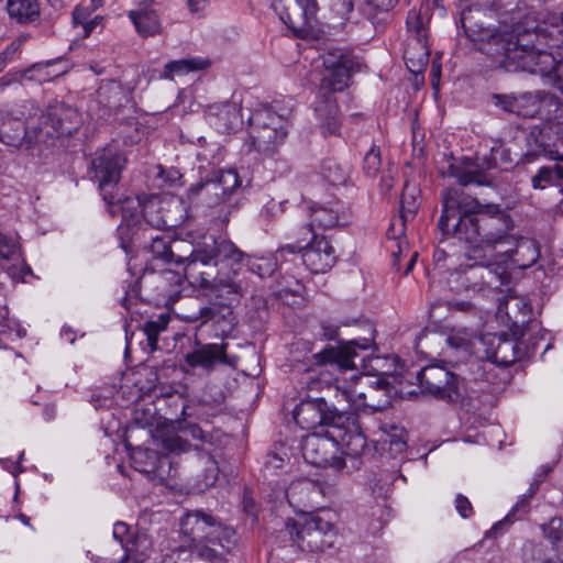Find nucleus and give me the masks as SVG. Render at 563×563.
Wrapping results in <instances>:
<instances>
[{"label":"nucleus","instance_id":"obj_1","mask_svg":"<svg viewBox=\"0 0 563 563\" xmlns=\"http://www.w3.org/2000/svg\"><path fill=\"white\" fill-rule=\"evenodd\" d=\"M471 8L461 13L466 36L476 48L490 56L508 73L525 71L538 75L549 84L563 80V60L554 57L551 49L559 46V37L544 25L528 26L517 23L511 27L489 29L475 19Z\"/></svg>","mask_w":563,"mask_h":563},{"label":"nucleus","instance_id":"obj_2","mask_svg":"<svg viewBox=\"0 0 563 563\" xmlns=\"http://www.w3.org/2000/svg\"><path fill=\"white\" fill-rule=\"evenodd\" d=\"M441 201L438 229L445 238L474 247H493L505 242L514 229L510 214L498 205L482 203L461 188L444 189Z\"/></svg>","mask_w":563,"mask_h":563},{"label":"nucleus","instance_id":"obj_3","mask_svg":"<svg viewBox=\"0 0 563 563\" xmlns=\"http://www.w3.org/2000/svg\"><path fill=\"white\" fill-rule=\"evenodd\" d=\"M373 339L362 338L341 342L338 346H325L312 357L318 365H331L340 369L360 368L361 376H353V383L344 382L335 386L344 399L355 410L369 408L379 411L389 406V383L380 376L379 356L367 353L373 347Z\"/></svg>","mask_w":563,"mask_h":563},{"label":"nucleus","instance_id":"obj_4","mask_svg":"<svg viewBox=\"0 0 563 563\" xmlns=\"http://www.w3.org/2000/svg\"><path fill=\"white\" fill-rule=\"evenodd\" d=\"M243 258V251L232 241L203 234L189 253L177 255V265H183L184 278L192 286L210 290L214 296L228 295L229 300L239 301L243 286L230 273H222L220 264H234Z\"/></svg>","mask_w":563,"mask_h":563},{"label":"nucleus","instance_id":"obj_5","mask_svg":"<svg viewBox=\"0 0 563 563\" xmlns=\"http://www.w3.org/2000/svg\"><path fill=\"white\" fill-rule=\"evenodd\" d=\"M325 74L320 88L328 93L314 108L320 128L324 135H338L340 131L339 107L331 93L343 91L349 87L352 75L360 70V63L341 49L329 51L322 57Z\"/></svg>","mask_w":563,"mask_h":563},{"label":"nucleus","instance_id":"obj_6","mask_svg":"<svg viewBox=\"0 0 563 563\" xmlns=\"http://www.w3.org/2000/svg\"><path fill=\"white\" fill-rule=\"evenodd\" d=\"M178 548L234 549L236 533L218 518L203 510L187 511L179 519Z\"/></svg>","mask_w":563,"mask_h":563},{"label":"nucleus","instance_id":"obj_7","mask_svg":"<svg viewBox=\"0 0 563 563\" xmlns=\"http://www.w3.org/2000/svg\"><path fill=\"white\" fill-rule=\"evenodd\" d=\"M301 551L322 552L333 547L338 532L332 522L318 514L289 519L280 531Z\"/></svg>","mask_w":563,"mask_h":563},{"label":"nucleus","instance_id":"obj_8","mask_svg":"<svg viewBox=\"0 0 563 563\" xmlns=\"http://www.w3.org/2000/svg\"><path fill=\"white\" fill-rule=\"evenodd\" d=\"M247 152L255 151L271 155L282 144L288 133V119L279 114L273 106L256 109L250 117Z\"/></svg>","mask_w":563,"mask_h":563},{"label":"nucleus","instance_id":"obj_9","mask_svg":"<svg viewBox=\"0 0 563 563\" xmlns=\"http://www.w3.org/2000/svg\"><path fill=\"white\" fill-rule=\"evenodd\" d=\"M126 158L113 146L104 147L91 162L92 178L98 183L102 199L108 205L120 201L118 184Z\"/></svg>","mask_w":563,"mask_h":563},{"label":"nucleus","instance_id":"obj_10","mask_svg":"<svg viewBox=\"0 0 563 563\" xmlns=\"http://www.w3.org/2000/svg\"><path fill=\"white\" fill-rule=\"evenodd\" d=\"M190 449L191 444L187 440L177 434H172L162 439L161 455L152 450H139L134 453L133 461L137 463V460L143 457L150 460V462H146L144 466L137 467V470L165 481L176 475V470L173 467V461L169 455L185 453Z\"/></svg>","mask_w":563,"mask_h":563},{"label":"nucleus","instance_id":"obj_11","mask_svg":"<svg viewBox=\"0 0 563 563\" xmlns=\"http://www.w3.org/2000/svg\"><path fill=\"white\" fill-rule=\"evenodd\" d=\"M241 186V179L235 169H218L192 186L187 191L188 202L194 203L200 196L206 198L209 207L225 201L236 188Z\"/></svg>","mask_w":563,"mask_h":563},{"label":"nucleus","instance_id":"obj_12","mask_svg":"<svg viewBox=\"0 0 563 563\" xmlns=\"http://www.w3.org/2000/svg\"><path fill=\"white\" fill-rule=\"evenodd\" d=\"M479 343L487 361L505 367L529 356L537 346L533 342L522 347L523 341L515 340L506 333H486L481 336Z\"/></svg>","mask_w":563,"mask_h":563},{"label":"nucleus","instance_id":"obj_13","mask_svg":"<svg viewBox=\"0 0 563 563\" xmlns=\"http://www.w3.org/2000/svg\"><path fill=\"white\" fill-rule=\"evenodd\" d=\"M78 111L65 103L51 104L35 123L42 144L60 136H69L78 130Z\"/></svg>","mask_w":563,"mask_h":563},{"label":"nucleus","instance_id":"obj_14","mask_svg":"<svg viewBox=\"0 0 563 563\" xmlns=\"http://www.w3.org/2000/svg\"><path fill=\"white\" fill-rule=\"evenodd\" d=\"M294 419L302 429H314L325 426H343L347 421V413L330 406L324 397L308 396L302 399L294 410Z\"/></svg>","mask_w":563,"mask_h":563},{"label":"nucleus","instance_id":"obj_15","mask_svg":"<svg viewBox=\"0 0 563 563\" xmlns=\"http://www.w3.org/2000/svg\"><path fill=\"white\" fill-rule=\"evenodd\" d=\"M280 253L301 252L303 265L313 274H323L331 269L336 262V253L333 245L324 235L311 234L310 241L301 246L288 244L279 250Z\"/></svg>","mask_w":563,"mask_h":563},{"label":"nucleus","instance_id":"obj_16","mask_svg":"<svg viewBox=\"0 0 563 563\" xmlns=\"http://www.w3.org/2000/svg\"><path fill=\"white\" fill-rule=\"evenodd\" d=\"M303 459L311 465L331 466L338 471L345 467V461L338 456V443L333 437V429L325 434L313 432L307 434L301 441Z\"/></svg>","mask_w":563,"mask_h":563},{"label":"nucleus","instance_id":"obj_17","mask_svg":"<svg viewBox=\"0 0 563 563\" xmlns=\"http://www.w3.org/2000/svg\"><path fill=\"white\" fill-rule=\"evenodd\" d=\"M416 379L423 394L452 402L461 397L459 377L443 366H426L417 373Z\"/></svg>","mask_w":563,"mask_h":563},{"label":"nucleus","instance_id":"obj_18","mask_svg":"<svg viewBox=\"0 0 563 563\" xmlns=\"http://www.w3.org/2000/svg\"><path fill=\"white\" fill-rule=\"evenodd\" d=\"M273 9L288 29L299 33L311 26L318 3L317 0H273Z\"/></svg>","mask_w":563,"mask_h":563},{"label":"nucleus","instance_id":"obj_19","mask_svg":"<svg viewBox=\"0 0 563 563\" xmlns=\"http://www.w3.org/2000/svg\"><path fill=\"white\" fill-rule=\"evenodd\" d=\"M34 122L9 119L0 125V142L18 151L32 152L42 144Z\"/></svg>","mask_w":563,"mask_h":563},{"label":"nucleus","instance_id":"obj_20","mask_svg":"<svg viewBox=\"0 0 563 563\" xmlns=\"http://www.w3.org/2000/svg\"><path fill=\"white\" fill-rule=\"evenodd\" d=\"M497 167L496 158L493 152L489 156H484L482 163H475L471 158H464L460 164L450 163L445 175L453 177L461 186L476 184L487 186L490 184L488 175L485 170Z\"/></svg>","mask_w":563,"mask_h":563},{"label":"nucleus","instance_id":"obj_21","mask_svg":"<svg viewBox=\"0 0 563 563\" xmlns=\"http://www.w3.org/2000/svg\"><path fill=\"white\" fill-rule=\"evenodd\" d=\"M233 549L176 548L166 553L161 563H225V556Z\"/></svg>","mask_w":563,"mask_h":563},{"label":"nucleus","instance_id":"obj_22","mask_svg":"<svg viewBox=\"0 0 563 563\" xmlns=\"http://www.w3.org/2000/svg\"><path fill=\"white\" fill-rule=\"evenodd\" d=\"M208 123L221 133L238 131L243 125L241 108L235 102H220L208 107Z\"/></svg>","mask_w":563,"mask_h":563},{"label":"nucleus","instance_id":"obj_23","mask_svg":"<svg viewBox=\"0 0 563 563\" xmlns=\"http://www.w3.org/2000/svg\"><path fill=\"white\" fill-rule=\"evenodd\" d=\"M333 437L343 453L351 457H358L366 449V438L356 419L347 413V421L343 426H333Z\"/></svg>","mask_w":563,"mask_h":563},{"label":"nucleus","instance_id":"obj_24","mask_svg":"<svg viewBox=\"0 0 563 563\" xmlns=\"http://www.w3.org/2000/svg\"><path fill=\"white\" fill-rule=\"evenodd\" d=\"M310 210V232H314V227L321 229H331L339 225H345L350 221V216L345 211L343 203L331 202L328 205H313Z\"/></svg>","mask_w":563,"mask_h":563},{"label":"nucleus","instance_id":"obj_25","mask_svg":"<svg viewBox=\"0 0 563 563\" xmlns=\"http://www.w3.org/2000/svg\"><path fill=\"white\" fill-rule=\"evenodd\" d=\"M217 297L224 299L227 302L212 303L211 306L200 308L197 319H200L202 323L212 321L218 325V331L221 335H228L233 331L236 323L231 308L234 301L229 300L225 292L223 296Z\"/></svg>","mask_w":563,"mask_h":563},{"label":"nucleus","instance_id":"obj_26","mask_svg":"<svg viewBox=\"0 0 563 563\" xmlns=\"http://www.w3.org/2000/svg\"><path fill=\"white\" fill-rule=\"evenodd\" d=\"M461 279L467 288L473 290H481L483 287L497 288L504 285V275L498 273L497 266H485L478 263L468 265L461 275Z\"/></svg>","mask_w":563,"mask_h":563},{"label":"nucleus","instance_id":"obj_27","mask_svg":"<svg viewBox=\"0 0 563 563\" xmlns=\"http://www.w3.org/2000/svg\"><path fill=\"white\" fill-rule=\"evenodd\" d=\"M164 206L162 230L180 227L191 217L188 202L178 196L164 197Z\"/></svg>","mask_w":563,"mask_h":563},{"label":"nucleus","instance_id":"obj_28","mask_svg":"<svg viewBox=\"0 0 563 563\" xmlns=\"http://www.w3.org/2000/svg\"><path fill=\"white\" fill-rule=\"evenodd\" d=\"M227 344H206L186 355V362L191 367L213 368L216 362L225 363Z\"/></svg>","mask_w":563,"mask_h":563},{"label":"nucleus","instance_id":"obj_29","mask_svg":"<svg viewBox=\"0 0 563 563\" xmlns=\"http://www.w3.org/2000/svg\"><path fill=\"white\" fill-rule=\"evenodd\" d=\"M151 245L150 251L153 255V261H161L164 264L170 265L176 264L177 255L183 254L181 246L184 243L181 241H170L167 235H156L150 236Z\"/></svg>","mask_w":563,"mask_h":563},{"label":"nucleus","instance_id":"obj_30","mask_svg":"<svg viewBox=\"0 0 563 563\" xmlns=\"http://www.w3.org/2000/svg\"><path fill=\"white\" fill-rule=\"evenodd\" d=\"M540 481H534L526 494L516 503L508 515L500 521L496 522L489 533L496 537L504 527H508L516 520H521L530 511V500L536 495Z\"/></svg>","mask_w":563,"mask_h":563},{"label":"nucleus","instance_id":"obj_31","mask_svg":"<svg viewBox=\"0 0 563 563\" xmlns=\"http://www.w3.org/2000/svg\"><path fill=\"white\" fill-rule=\"evenodd\" d=\"M151 2L140 5L139 10L129 12V18L133 22L137 33L143 37L154 36L161 32V22L157 14L147 7Z\"/></svg>","mask_w":563,"mask_h":563},{"label":"nucleus","instance_id":"obj_32","mask_svg":"<svg viewBox=\"0 0 563 563\" xmlns=\"http://www.w3.org/2000/svg\"><path fill=\"white\" fill-rule=\"evenodd\" d=\"M5 9L10 19L21 24L33 23L41 14L37 0H8Z\"/></svg>","mask_w":563,"mask_h":563},{"label":"nucleus","instance_id":"obj_33","mask_svg":"<svg viewBox=\"0 0 563 563\" xmlns=\"http://www.w3.org/2000/svg\"><path fill=\"white\" fill-rule=\"evenodd\" d=\"M245 265L247 271L261 278L269 277L277 268V261L272 256H252L243 252V258L239 263L230 264L233 275Z\"/></svg>","mask_w":563,"mask_h":563},{"label":"nucleus","instance_id":"obj_34","mask_svg":"<svg viewBox=\"0 0 563 563\" xmlns=\"http://www.w3.org/2000/svg\"><path fill=\"white\" fill-rule=\"evenodd\" d=\"M210 62L201 57L172 60L164 66V70L161 77L164 79L173 80L176 76L180 77L192 71L203 70L208 68Z\"/></svg>","mask_w":563,"mask_h":563},{"label":"nucleus","instance_id":"obj_35","mask_svg":"<svg viewBox=\"0 0 563 563\" xmlns=\"http://www.w3.org/2000/svg\"><path fill=\"white\" fill-rule=\"evenodd\" d=\"M142 217L146 224L154 229L162 230L161 222L164 219V197L144 196L137 198Z\"/></svg>","mask_w":563,"mask_h":563},{"label":"nucleus","instance_id":"obj_36","mask_svg":"<svg viewBox=\"0 0 563 563\" xmlns=\"http://www.w3.org/2000/svg\"><path fill=\"white\" fill-rule=\"evenodd\" d=\"M540 256V249L538 243L531 239H520L516 249L511 253V263L520 268L526 269L531 267Z\"/></svg>","mask_w":563,"mask_h":563},{"label":"nucleus","instance_id":"obj_37","mask_svg":"<svg viewBox=\"0 0 563 563\" xmlns=\"http://www.w3.org/2000/svg\"><path fill=\"white\" fill-rule=\"evenodd\" d=\"M156 288L158 290V300L170 301L176 300L180 292V285L183 277L178 272L172 269H164L155 277Z\"/></svg>","mask_w":563,"mask_h":563},{"label":"nucleus","instance_id":"obj_38","mask_svg":"<svg viewBox=\"0 0 563 563\" xmlns=\"http://www.w3.org/2000/svg\"><path fill=\"white\" fill-rule=\"evenodd\" d=\"M151 548V540L146 532L136 531L124 545V558L118 563H140L146 556L147 550Z\"/></svg>","mask_w":563,"mask_h":563},{"label":"nucleus","instance_id":"obj_39","mask_svg":"<svg viewBox=\"0 0 563 563\" xmlns=\"http://www.w3.org/2000/svg\"><path fill=\"white\" fill-rule=\"evenodd\" d=\"M418 210V203L416 201V198L413 196L410 197V200H408V196L406 192L401 196V203H400V213L399 217L389 225V229L387 231V235L390 239H397L398 235L404 234L405 232V223L416 216V212Z\"/></svg>","mask_w":563,"mask_h":563},{"label":"nucleus","instance_id":"obj_40","mask_svg":"<svg viewBox=\"0 0 563 563\" xmlns=\"http://www.w3.org/2000/svg\"><path fill=\"white\" fill-rule=\"evenodd\" d=\"M545 97L542 90L517 93L516 114L523 118H533L539 113L540 103Z\"/></svg>","mask_w":563,"mask_h":563},{"label":"nucleus","instance_id":"obj_41","mask_svg":"<svg viewBox=\"0 0 563 563\" xmlns=\"http://www.w3.org/2000/svg\"><path fill=\"white\" fill-rule=\"evenodd\" d=\"M170 318L168 314H161L155 320H148L143 324V332L146 336L150 352L158 350V336L167 329Z\"/></svg>","mask_w":563,"mask_h":563},{"label":"nucleus","instance_id":"obj_42","mask_svg":"<svg viewBox=\"0 0 563 563\" xmlns=\"http://www.w3.org/2000/svg\"><path fill=\"white\" fill-rule=\"evenodd\" d=\"M320 174L333 186L344 185L347 179V169L334 158H325L320 166Z\"/></svg>","mask_w":563,"mask_h":563},{"label":"nucleus","instance_id":"obj_43","mask_svg":"<svg viewBox=\"0 0 563 563\" xmlns=\"http://www.w3.org/2000/svg\"><path fill=\"white\" fill-rule=\"evenodd\" d=\"M380 429L386 434V438L383 441L385 443H389L390 449L394 452L400 453L406 450L407 442L405 440V429L389 423L383 424Z\"/></svg>","mask_w":563,"mask_h":563},{"label":"nucleus","instance_id":"obj_44","mask_svg":"<svg viewBox=\"0 0 563 563\" xmlns=\"http://www.w3.org/2000/svg\"><path fill=\"white\" fill-rule=\"evenodd\" d=\"M205 463L203 474L200 475V479L197 484V489L205 490L216 484L219 476V467L216 460L210 454H203L201 456Z\"/></svg>","mask_w":563,"mask_h":563},{"label":"nucleus","instance_id":"obj_45","mask_svg":"<svg viewBox=\"0 0 563 563\" xmlns=\"http://www.w3.org/2000/svg\"><path fill=\"white\" fill-rule=\"evenodd\" d=\"M545 551L542 543L527 542L522 549L525 563H556Z\"/></svg>","mask_w":563,"mask_h":563},{"label":"nucleus","instance_id":"obj_46","mask_svg":"<svg viewBox=\"0 0 563 563\" xmlns=\"http://www.w3.org/2000/svg\"><path fill=\"white\" fill-rule=\"evenodd\" d=\"M380 169V152L376 145L366 152L363 158V170L369 177L375 176Z\"/></svg>","mask_w":563,"mask_h":563},{"label":"nucleus","instance_id":"obj_47","mask_svg":"<svg viewBox=\"0 0 563 563\" xmlns=\"http://www.w3.org/2000/svg\"><path fill=\"white\" fill-rule=\"evenodd\" d=\"M541 529L544 538L550 541L552 547L561 541V537H563L562 519L559 517L551 518L548 522L541 526Z\"/></svg>","mask_w":563,"mask_h":563},{"label":"nucleus","instance_id":"obj_48","mask_svg":"<svg viewBox=\"0 0 563 563\" xmlns=\"http://www.w3.org/2000/svg\"><path fill=\"white\" fill-rule=\"evenodd\" d=\"M310 488H316L314 484L310 481H297L290 484L288 489L285 492V497L288 503L292 506L295 503L299 504L301 501L300 498H296L298 493L309 492Z\"/></svg>","mask_w":563,"mask_h":563},{"label":"nucleus","instance_id":"obj_49","mask_svg":"<svg viewBox=\"0 0 563 563\" xmlns=\"http://www.w3.org/2000/svg\"><path fill=\"white\" fill-rule=\"evenodd\" d=\"M26 41V36H20L13 40L1 53H0V67L3 69L9 62L20 52L23 43Z\"/></svg>","mask_w":563,"mask_h":563},{"label":"nucleus","instance_id":"obj_50","mask_svg":"<svg viewBox=\"0 0 563 563\" xmlns=\"http://www.w3.org/2000/svg\"><path fill=\"white\" fill-rule=\"evenodd\" d=\"M286 200L276 201L275 199H269L262 208L261 216L267 220H273L277 218L285 211Z\"/></svg>","mask_w":563,"mask_h":563},{"label":"nucleus","instance_id":"obj_51","mask_svg":"<svg viewBox=\"0 0 563 563\" xmlns=\"http://www.w3.org/2000/svg\"><path fill=\"white\" fill-rule=\"evenodd\" d=\"M157 177L169 187H177L181 185L183 175L177 168L174 167L163 168L159 166Z\"/></svg>","mask_w":563,"mask_h":563},{"label":"nucleus","instance_id":"obj_52","mask_svg":"<svg viewBox=\"0 0 563 563\" xmlns=\"http://www.w3.org/2000/svg\"><path fill=\"white\" fill-rule=\"evenodd\" d=\"M493 100L496 107H499L507 112L516 113L517 93H496L493 96Z\"/></svg>","mask_w":563,"mask_h":563},{"label":"nucleus","instance_id":"obj_53","mask_svg":"<svg viewBox=\"0 0 563 563\" xmlns=\"http://www.w3.org/2000/svg\"><path fill=\"white\" fill-rule=\"evenodd\" d=\"M134 532L131 531L130 526L123 521H118L113 526V538L119 541L122 549L126 545V541L131 539Z\"/></svg>","mask_w":563,"mask_h":563},{"label":"nucleus","instance_id":"obj_54","mask_svg":"<svg viewBox=\"0 0 563 563\" xmlns=\"http://www.w3.org/2000/svg\"><path fill=\"white\" fill-rule=\"evenodd\" d=\"M505 307L507 314H510V310H517L518 312L522 313L523 317L531 312L530 305L523 299L517 297H510L507 299Z\"/></svg>","mask_w":563,"mask_h":563},{"label":"nucleus","instance_id":"obj_55","mask_svg":"<svg viewBox=\"0 0 563 563\" xmlns=\"http://www.w3.org/2000/svg\"><path fill=\"white\" fill-rule=\"evenodd\" d=\"M455 509L464 519L470 518L473 515V506L471 501L462 494H457L455 497Z\"/></svg>","mask_w":563,"mask_h":563},{"label":"nucleus","instance_id":"obj_56","mask_svg":"<svg viewBox=\"0 0 563 563\" xmlns=\"http://www.w3.org/2000/svg\"><path fill=\"white\" fill-rule=\"evenodd\" d=\"M16 252V243L13 239L0 233V257L10 258Z\"/></svg>","mask_w":563,"mask_h":563},{"label":"nucleus","instance_id":"obj_57","mask_svg":"<svg viewBox=\"0 0 563 563\" xmlns=\"http://www.w3.org/2000/svg\"><path fill=\"white\" fill-rule=\"evenodd\" d=\"M90 16V12L86 8H76L73 12V23L75 26H81V29L87 23Z\"/></svg>","mask_w":563,"mask_h":563},{"label":"nucleus","instance_id":"obj_58","mask_svg":"<svg viewBox=\"0 0 563 563\" xmlns=\"http://www.w3.org/2000/svg\"><path fill=\"white\" fill-rule=\"evenodd\" d=\"M307 386L310 391L322 389L324 387L330 389L332 387L330 379L314 377L313 375L309 376V379L307 380Z\"/></svg>","mask_w":563,"mask_h":563},{"label":"nucleus","instance_id":"obj_59","mask_svg":"<svg viewBox=\"0 0 563 563\" xmlns=\"http://www.w3.org/2000/svg\"><path fill=\"white\" fill-rule=\"evenodd\" d=\"M407 26L410 31H415L418 36L421 34L422 30V21L420 20L419 14L415 11H411L407 18Z\"/></svg>","mask_w":563,"mask_h":563},{"label":"nucleus","instance_id":"obj_60","mask_svg":"<svg viewBox=\"0 0 563 563\" xmlns=\"http://www.w3.org/2000/svg\"><path fill=\"white\" fill-rule=\"evenodd\" d=\"M103 18L99 14L91 19H88L87 23L82 27V37H88L99 25H101Z\"/></svg>","mask_w":563,"mask_h":563},{"label":"nucleus","instance_id":"obj_61","mask_svg":"<svg viewBox=\"0 0 563 563\" xmlns=\"http://www.w3.org/2000/svg\"><path fill=\"white\" fill-rule=\"evenodd\" d=\"M197 158L199 161H210V163L220 162L223 158L222 150L220 146H217L216 154H213L211 157H209V154L207 153V151L199 152V153H197Z\"/></svg>","mask_w":563,"mask_h":563},{"label":"nucleus","instance_id":"obj_62","mask_svg":"<svg viewBox=\"0 0 563 563\" xmlns=\"http://www.w3.org/2000/svg\"><path fill=\"white\" fill-rule=\"evenodd\" d=\"M448 253L444 251V250H441V249H437L433 253V262H434V265L437 268H445L446 265H445V262H446V258H448Z\"/></svg>","mask_w":563,"mask_h":563},{"label":"nucleus","instance_id":"obj_63","mask_svg":"<svg viewBox=\"0 0 563 563\" xmlns=\"http://www.w3.org/2000/svg\"><path fill=\"white\" fill-rule=\"evenodd\" d=\"M321 329H322V335L327 340L331 341V340H335L336 339V336H338V327L332 325V324L322 323Z\"/></svg>","mask_w":563,"mask_h":563},{"label":"nucleus","instance_id":"obj_64","mask_svg":"<svg viewBox=\"0 0 563 563\" xmlns=\"http://www.w3.org/2000/svg\"><path fill=\"white\" fill-rule=\"evenodd\" d=\"M397 2L398 0H373V4L383 12H388Z\"/></svg>","mask_w":563,"mask_h":563}]
</instances>
